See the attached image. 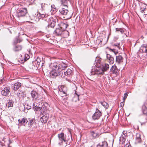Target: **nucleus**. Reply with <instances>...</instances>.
Segmentation results:
<instances>
[{
	"label": "nucleus",
	"instance_id": "nucleus-12",
	"mask_svg": "<svg viewBox=\"0 0 147 147\" xmlns=\"http://www.w3.org/2000/svg\"><path fill=\"white\" fill-rule=\"evenodd\" d=\"M111 71L113 74H115L116 75L119 73V70L115 65L112 66L111 68Z\"/></svg>",
	"mask_w": 147,
	"mask_h": 147
},
{
	"label": "nucleus",
	"instance_id": "nucleus-28",
	"mask_svg": "<svg viewBox=\"0 0 147 147\" xmlns=\"http://www.w3.org/2000/svg\"><path fill=\"white\" fill-rule=\"evenodd\" d=\"M45 14H41L40 13H38L37 15V18H38V19H42L45 17Z\"/></svg>",
	"mask_w": 147,
	"mask_h": 147
},
{
	"label": "nucleus",
	"instance_id": "nucleus-13",
	"mask_svg": "<svg viewBox=\"0 0 147 147\" xmlns=\"http://www.w3.org/2000/svg\"><path fill=\"white\" fill-rule=\"evenodd\" d=\"M64 31L60 27L57 28L55 31L54 33L57 35L59 36L63 34Z\"/></svg>",
	"mask_w": 147,
	"mask_h": 147
},
{
	"label": "nucleus",
	"instance_id": "nucleus-6",
	"mask_svg": "<svg viewBox=\"0 0 147 147\" xmlns=\"http://www.w3.org/2000/svg\"><path fill=\"white\" fill-rule=\"evenodd\" d=\"M113 46L115 47V48L117 49L116 50L114 49H109V50L113 52L116 55L118 53V50L119 49L121 48V46L120 45V43H114L113 44Z\"/></svg>",
	"mask_w": 147,
	"mask_h": 147
},
{
	"label": "nucleus",
	"instance_id": "nucleus-34",
	"mask_svg": "<svg viewBox=\"0 0 147 147\" xmlns=\"http://www.w3.org/2000/svg\"><path fill=\"white\" fill-rule=\"evenodd\" d=\"M116 32H120L121 33H123L124 32V29L122 28H116Z\"/></svg>",
	"mask_w": 147,
	"mask_h": 147
},
{
	"label": "nucleus",
	"instance_id": "nucleus-3",
	"mask_svg": "<svg viewBox=\"0 0 147 147\" xmlns=\"http://www.w3.org/2000/svg\"><path fill=\"white\" fill-rule=\"evenodd\" d=\"M58 138L59 139L58 142L59 145H62L63 142L65 143L66 145H67L69 139L67 138L66 136L64 135V133H61L59 134H58Z\"/></svg>",
	"mask_w": 147,
	"mask_h": 147
},
{
	"label": "nucleus",
	"instance_id": "nucleus-11",
	"mask_svg": "<svg viewBox=\"0 0 147 147\" xmlns=\"http://www.w3.org/2000/svg\"><path fill=\"white\" fill-rule=\"evenodd\" d=\"M68 26V24L66 22H61L60 24V26L59 27L61 28L64 31H65V29Z\"/></svg>",
	"mask_w": 147,
	"mask_h": 147
},
{
	"label": "nucleus",
	"instance_id": "nucleus-8",
	"mask_svg": "<svg viewBox=\"0 0 147 147\" xmlns=\"http://www.w3.org/2000/svg\"><path fill=\"white\" fill-rule=\"evenodd\" d=\"M102 115V113L98 109H96L95 112L93 115L92 117L94 119H98Z\"/></svg>",
	"mask_w": 147,
	"mask_h": 147
},
{
	"label": "nucleus",
	"instance_id": "nucleus-20",
	"mask_svg": "<svg viewBox=\"0 0 147 147\" xmlns=\"http://www.w3.org/2000/svg\"><path fill=\"white\" fill-rule=\"evenodd\" d=\"M19 123L21 124L22 125H24L27 123L28 121L25 118H23L22 119H20L18 120Z\"/></svg>",
	"mask_w": 147,
	"mask_h": 147
},
{
	"label": "nucleus",
	"instance_id": "nucleus-35",
	"mask_svg": "<svg viewBox=\"0 0 147 147\" xmlns=\"http://www.w3.org/2000/svg\"><path fill=\"white\" fill-rule=\"evenodd\" d=\"M100 143L102 147H107V144L106 141H104Z\"/></svg>",
	"mask_w": 147,
	"mask_h": 147
},
{
	"label": "nucleus",
	"instance_id": "nucleus-46",
	"mask_svg": "<svg viewBox=\"0 0 147 147\" xmlns=\"http://www.w3.org/2000/svg\"><path fill=\"white\" fill-rule=\"evenodd\" d=\"M130 146V144L129 143H127L125 145V147H129Z\"/></svg>",
	"mask_w": 147,
	"mask_h": 147
},
{
	"label": "nucleus",
	"instance_id": "nucleus-27",
	"mask_svg": "<svg viewBox=\"0 0 147 147\" xmlns=\"http://www.w3.org/2000/svg\"><path fill=\"white\" fill-rule=\"evenodd\" d=\"M33 108L36 111H39L41 109V107L40 106L36 107V103L34 102L33 105Z\"/></svg>",
	"mask_w": 147,
	"mask_h": 147
},
{
	"label": "nucleus",
	"instance_id": "nucleus-9",
	"mask_svg": "<svg viewBox=\"0 0 147 147\" xmlns=\"http://www.w3.org/2000/svg\"><path fill=\"white\" fill-rule=\"evenodd\" d=\"M50 112L48 110L47 108V106L45 105L42 106L41 107V109L40 110V113L42 115H44L46 113H48Z\"/></svg>",
	"mask_w": 147,
	"mask_h": 147
},
{
	"label": "nucleus",
	"instance_id": "nucleus-45",
	"mask_svg": "<svg viewBox=\"0 0 147 147\" xmlns=\"http://www.w3.org/2000/svg\"><path fill=\"white\" fill-rule=\"evenodd\" d=\"M123 134L124 135V136H125V137H126L127 135V131H123Z\"/></svg>",
	"mask_w": 147,
	"mask_h": 147
},
{
	"label": "nucleus",
	"instance_id": "nucleus-16",
	"mask_svg": "<svg viewBox=\"0 0 147 147\" xmlns=\"http://www.w3.org/2000/svg\"><path fill=\"white\" fill-rule=\"evenodd\" d=\"M57 66L59 70L64 69L67 67L66 64L63 62L61 63L59 65H57Z\"/></svg>",
	"mask_w": 147,
	"mask_h": 147
},
{
	"label": "nucleus",
	"instance_id": "nucleus-24",
	"mask_svg": "<svg viewBox=\"0 0 147 147\" xmlns=\"http://www.w3.org/2000/svg\"><path fill=\"white\" fill-rule=\"evenodd\" d=\"M22 47L21 45L15 46L13 48V50L15 52H18L22 50Z\"/></svg>",
	"mask_w": 147,
	"mask_h": 147
},
{
	"label": "nucleus",
	"instance_id": "nucleus-39",
	"mask_svg": "<svg viewBox=\"0 0 147 147\" xmlns=\"http://www.w3.org/2000/svg\"><path fill=\"white\" fill-rule=\"evenodd\" d=\"M24 108H26L28 110H29V109H30L31 108V106H30V105L28 104H26L24 105Z\"/></svg>",
	"mask_w": 147,
	"mask_h": 147
},
{
	"label": "nucleus",
	"instance_id": "nucleus-48",
	"mask_svg": "<svg viewBox=\"0 0 147 147\" xmlns=\"http://www.w3.org/2000/svg\"><path fill=\"white\" fill-rule=\"evenodd\" d=\"M96 147H102V146H101V145H100V143Z\"/></svg>",
	"mask_w": 147,
	"mask_h": 147
},
{
	"label": "nucleus",
	"instance_id": "nucleus-30",
	"mask_svg": "<svg viewBox=\"0 0 147 147\" xmlns=\"http://www.w3.org/2000/svg\"><path fill=\"white\" fill-rule=\"evenodd\" d=\"M13 106V104L12 101L10 100H9V101L7 103L6 106L7 107L9 108L10 107H12Z\"/></svg>",
	"mask_w": 147,
	"mask_h": 147
},
{
	"label": "nucleus",
	"instance_id": "nucleus-50",
	"mask_svg": "<svg viewBox=\"0 0 147 147\" xmlns=\"http://www.w3.org/2000/svg\"><path fill=\"white\" fill-rule=\"evenodd\" d=\"M38 106H39V103H36V107H38Z\"/></svg>",
	"mask_w": 147,
	"mask_h": 147
},
{
	"label": "nucleus",
	"instance_id": "nucleus-4",
	"mask_svg": "<svg viewBox=\"0 0 147 147\" xmlns=\"http://www.w3.org/2000/svg\"><path fill=\"white\" fill-rule=\"evenodd\" d=\"M46 21L48 23V25L49 27L53 28L55 25V23L56 21V19L55 17H49L48 16L47 18V19H46Z\"/></svg>",
	"mask_w": 147,
	"mask_h": 147
},
{
	"label": "nucleus",
	"instance_id": "nucleus-7",
	"mask_svg": "<svg viewBox=\"0 0 147 147\" xmlns=\"http://www.w3.org/2000/svg\"><path fill=\"white\" fill-rule=\"evenodd\" d=\"M10 90L11 89L9 87H5L1 91V94L3 96H7L9 95Z\"/></svg>",
	"mask_w": 147,
	"mask_h": 147
},
{
	"label": "nucleus",
	"instance_id": "nucleus-42",
	"mask_svg": "<svg viewBox=\"0 0 147 147\" xmlns=\"http://www.w3.org/2000/svg\"><path fill=\"white\" fill-rule=\"evenodd\" d=\"M128 95V93H125L124 94L123 99L124 101L125 99L126 98Z\"/></svg>",
	"mask_w": 147,
	"mask_h": 147
},
{
	"label": "nucleus",
	"instance_id": "nucleus-2",
	"mask_svg": "<svg viewBox=\"0 0 147 147\" xmlns=\"http://www.w3.org/2000/svg\"><path fill=\"white\" fill-rule=\"evenodd\" d=\"M57 67L56 63L53 64L52 70L50 73V76L51 78H55L57 76H61V74Z\"/></svg>",
	"mask_w": 147,
	"mask_h": 147
},
{
	"label": "nucleus",
	"instance_id": "nucleus-52",
	"mask_svg": "<svg viewBox=\"0 0 147 147\" xmlns=\"http://www.w3.org/2000/svg\"><path fill=\"white\" fill-rule=\"evenodd\" d=\"M20 42H21V41L20 40H18L17 42L20 43Z\"/></svg>",
	"mask_w": 147,
	"mask_h": 147
},
{
	"label": "nucleus",
	"instance_id": "nucleus-43",
	"mask_svg": "<svg viewBox=\"0 0 147 147\" xmlns=\"http://www.w3.org/2000/svg\"><path fill=\"white\" fill-rule=\"evenodd\" d=\"M5 81V79L4 78L0 80V84L3 83Z\"/></svg>",
	"mask_w": 147,
	"mask_h": 147
},
{
	"label": "nucleus",
	"instance_id": "nucleus-5",
	"mask_svg": "<svg viewBox=\"0 0 147 147\" xmlns=\"http://www.w3.org/2000/svg\"><path fill=\"white\" fill-rule=\"evenodd\" d=\"M17 15L18 17L25 16L27 13L26 8H18L17 11Z\"/></svg>",
	"mask_w": 147,
	"mask_h": 147
},
{
	"label": "nucleus",
	"instance_id": "nucleus-19",
	"mask_svg": "<svg viewBox=\"0 0 147 147\" xmlns=\"http://www.w3.org/2000/svg\"><path fill=\"white\" fill-rule=\"evenodd\" d=\"M59 12L61 14L65 15L67 14L68 12V9H66L65 8H62L59 10Z\"/></svg>",
	"mask_w": 147,
	"mask_h": 147
},
{
	"label": "nucleus",
	"instance_id": "nucleus-22",
	"mask_svg": "<svg viewBox=\"0 0 147 147\" xmlns=\"http://www.w3.org/2000/svg\"><path fill=\"white\" fill-rule=\"evenodd\" d=\"M140 136H141L140 133H137L136 134V140L137 143H140L141 142V139Z\"/></svg>",
	"mask_w": 147,
	"mask_h": 147
},
{
	"label": "nucleus",
	"instance_id": "nucleus-38",
	"mask_svg": "<svg viewBox=\"0 0 147 147\" xmlns=\"http://www.w3.org/2000/svg\"><path fill=\"white\" fill-rule=\"evenodd\" d=\"M126 137L122 135L120 138V140H121L123 142H124L125 140Z\"/></svg>",
	"mask_w": 147,
	"mask_h": 147
},
{
	"label": "nucleus",
	"instance_id": "nucleus-32",
	"mask_svg": "<svg viewBox=\"0 0 147 147\" xmlns=\"http://www.w3.org/2000/svg\"><path fill=\"white\" fill-rule=\"evenodd\" d=\"M101 105L104 107L106 109H107L109 107L108 104L106 102H100Z\"/></svg>",
	"mask_w": 147,
	"mask_h": 147
},
{
	"label": "nucleus",
	"instance_id": "nucleus-53",
	"mask_svg": "<svg viewBox=\"0 0 147 147\" xmlns=\"http://www.w3.org/2000/svg\"><path fill=\"white\" fill-rule=\"evenodd\" d=\"M77 97L78 98V95L77 94Z\"/></svg>",
	"mask_w": 147,
	"mask_h": 147
},
{
	"label": "nucleus",
	"instance_id": "nucleus-29",
	"mask_svg": "<svg viewBox=\"0 0 147 147\" xmlns=\"http://www.w3.org/2000/svg\"><path fill=\"white\" fill-rule=\"evenodd\" d=\"M91 135L94 138H96L99 136V135L96 133H95L94 131L91 132Z\"/></svg>",
	"mask_w": 147,
	"mask_h": 147
},
{
	"label": "nucleus",
	"instance_id": "nucleus-10",
	"mask_svg": "<svg viewBox=\"0 0 147 147\" xmlns=\"http://www.w3.org/2000/svg\"><path fill=\"white\" fill-rule=\"evenodd\" d=\"M49 117V114L46 113L40 118V120L41 122L45 123L47 121Z\"/></svg>",
	"mask_w": 147,
	"mask_h": 147
},
{
	"label": "nucleus",
	"instance_id": "nucleus-51",
	"mask_svg": "<svg viewBox=\"0 0 147 147\" xmlns=\"http://www.w3.org/2000/svg\"><path fill=\"white\" fill-rule=\"evenodd\" d=\"M4 139V138H3V140H2V141L1 142L2 143H3L4 142H5V141Z\"/></svg>",
	"mask_w": 147,
	"mask_h": 147
},
{
	"label": "nucleus",
	"instance_id": "nucleus-15",
	"mask_svg": "<svg viewBox=\"0 0 147 147\" xmlns=\"http://www.w3.org/2000/svg\"><path fill=\"white\" fill-rule=\"evenodd\" d=\"M106 57L108 60V61L111 64H113L114 63V58L111 56L109 54L106 55Z\"/></svg>",
	"mask_w": 147,
	"mask_h": 147
},
{
	"label": "nucleus",
	"instance_id": "nucleus-54",
	"mask_svg": "<svg viewBox=\"0 0 147 147\" xmlns=\"http://www.w3.org/2000/svg\"><path fill=\"white\" fill-rule=\"evenodd\" d=\"M144 147H146V146H144Z\"/></svg>",
	"mask_w": 147,
	"mask_h": 147
},
{
	"label": "nucleus",
	"instance_id": "nucleus-49",
	"mask_svg": "<svg viewBox=\"0 0 147 147\" xmlns=\"http://www.w3.org/2000/svg\"><path fill=\"white\" fill-rule=\"evenodd\" d=\"M124 105V104L123 102H121L120 103V106L121 107L123 106Z\"/></svg>",
	"mask_w": 147,
	"mask_h": 147
},
{
	"label": "nucleus",
	"instance_id": "nucleus-40",
	"mask_svg": "<svg viewBox=\"0 0 147 147\" xmlns=\"http://www.w3.org/2000/svg\"><path fill=\"white\" fill-rule=\"evenodd\" d=\"M20 59L22 61V62L23 63L26 61H24V57L23 56H22V55H21L20 56Z\"/></svg>",
	"mask_w": 147,
	"mask_h": 147
},
{
	"label": "nucleus",
	"instance_id": "nucleus-41",
	"mask_svg": "<svg viewBox=\"0 0 147 147\" xmlns=\"http://www.w3.org/2000/svg\"><path fill=\"white\" fill-rule=\"evenodd\" d=\"M146 8H141V12L142 13H145V11H146Z\"/></svg>",
	"mask_w": 147,
	"mask_h": 147
},
{
	"label": "nucleus",
	"instance_id": "nucleus-47",
	"mask_svg": "<svg viewBox=\"0 0 147 147\" xmlns=\"http://www.w3.org/2000/svg\"><path fill=\"white\" fill-rule=\"evenodd\" d=\"M98 40L99 41V44H100V43H101V42H102V40H103V39H98Z\"/></svg>",
	"mask_w": 147,
	"mask_h": 147
},
{
	"label": "nucleus",
	"instance_id": "nucleus-1",
	"mask_svg": "<svg viewBox=\"0 0 147 147\" xmlns=\"http://www.w3.org/2000/svg\"><path fill=\"white\" fill-rule=\"evenodd\" d=\"M109 68V65L106 63L103 65L102 68L97 67L95 68L92 69L89 74L90 76L95 74L102 75L104 74V72L107 71Z\"/></svg>",
	"mask_w": 147,
	"mask_h": 147
},
{
	"label": "nucleus",
	"instance_id": "nucleus-18",
	"mask_svg": "<svg viewBox=\"0 0 147 147\" xmlns=\"http://www.w3.org/2000/svg\"><path fill=\"white\" fill-rule=\"evenodd\" d=\"M147 46L146 45H142L140 49V52H142L143 53H146V55H147Z\"/></svg>",
	"mask_w": 147,
	"mask_h": 147
},
{
	"label": "nucleus",
	"instance_id": "nucleus-55",
	"mask_svg": "<svg viewBox=\"0 0 147 147\" xmlns=\"http://www.w3.org/2000/svg\"><path fill=\"white\" fill-rule=\"evenodd\" d=\"M131 147V146H130V147Z\"/></svg>",
	"mask_w": 147,
	"mask_h": 147
},
{
	"label": "nucleus",
	"instance_id": "nucleus-26",
	"mask_svg": "<svg viewBox=\"0 0 147 147\" xmlns=\"http://www.w3.org/2000/svg\"><path fill=\"white\" fill-rule=\"evenodd\" d=\"M34 119H29L28 121V126L29 127H31L35 121Z\"/></svg>",
	"mask_w": 147,
	"mask_h": 147
},
{
	"label": "nucleus",
	"instance_id": "nucleus-44",
	"mask_svg": "<svg viewBox=\"0 0 147 147\" xmlns=\"http://www.w3.org/2000/svg\"><path fill=\"white\" fill-rule=\"evenodd\" d=\"M45 3H42L41 4V7L43 9H45Z\"/></svg>",
	"mask_w": 147,
	"mask_h": 147
},
{
	"label": "nucleus",
	"instance_id": "nucleus-25",
	"mask_svg": "<svg viewBox=\"0 0 147 147\" xmlns=\"http://www.w3.org/2000/svg\"><path fill=\"white\" fill-rule=\"evenodd\" d=\"M31 95L32 97L34 98H36L38 96V93L35 91H32L31 92Z\"/></svg>",
	"mask_w": 147,
	"mask_h": 147
},
{
	"label": "nucleus",
	"instance_id": "nucleus-21",
	"mask_svg": "<svg viewBox=\"0 0 147 147\" xmlns=\"http://www.w3.org/2000/svg\"><path fill=\"white\" fill-rule=\"evenodd\" d=\"M59 91L62 92L63 94L66 95H67V88L64 86H61L59 89Z\"/></svg>",
	"mask_w": 147,
	"mask_h": 147
},
{
	"label": "nucleus",
	"instance_id": "nucleus-33",
	"mask_svg": "<svg viewBox=\"0 0 147 147\" xmlns=\"http://www.w3.org/2000/svg\"><path fill=\"white\" fill-rule=\"evenodd\" d=\"M142 110L144 114H147V108L145 106H143L142 108Z\"/></svg>",
	"mask_w": 147,
	"mask_h": 147
},
{
	"label": "nucleus",
	"instance_id": "nucleus-23",
	"mask_svg": "<svg viewBox=\"0 0 147 147\" xmlns=\"http://www.w3.org/2000/svg\"><path fill=\"white\" fill-rule=\"evenodd\" d=\"M51 9L50 11L51 14L55 13L57 11V9L54 5H52L51 6Z\"/></svg>",
	"mask_w": 147,
	"mask_h": 147
},
{
	"label": "nucleus",
	"instance_id": "nucleus-36",
	"mask_svg": "<svg viewBox=\"0 0 147 147\" xmlns=\"http://www.w3.org/2000/svg\"><path fill=\"white\" fill-rule=\"evenodd\" d=\"M24 56V59H25L24 61H26L30 58L29 55L27 54H25Z\"/></svg>",
	"mask_w": 147,
	"mask_h": 147
},
{
	"label": "nucleus",
	"instance_id": "nucleus-14",
	"mask_svg": "<svg viewBox=\"0 0 147 147\" xmlns=\"http://www.w3.org/2000/svg\"><path fill=\"white\" fill-rule=\"evenodd\" d=\"M21 84L19 82H17L14 84L13 86H12V88L14 90H17L21 86Z\"/></svg>",
	"mask_w": 147,
	"mask_h": 147
},
{
	"label": "nucleus",
	"instance_id": "nucleus-31",
	"mask_svg": "<svg viewBox=\"0 0 147 147\" xmlns=\"http://www.w3.org/2000/svg\"><path fill=\"white\" fill-rule=\"evenodd\" d=\"M72 72V71L70 69H68L66 72H64L65 75H70Z\"/></svg>",
	"mask_w": 147,
	"mask_h": 147
},
{
	"label": "nucleus",
	"instance_id": "nucleus-37",
	"mask_svg": "<svg viewBox=\"0 0 147 147\" xmlns=\"http://www.w3.org/2000/svg\"><path fill=\"white\" fill-rule=\"evenodd\" d=\"M101 60V59L100 58H99V57H97L96 58L95 61L96 63H97L100 64Z\"/></svg>",
	"mask_w": 147,
	"mask_h": 147
},
{
	"label": "nucleus",
	"instance_id": "nucleus-17",
	"mask_svg": "<svg viewBox=\"0 0 147 147\" xmlns=\"http://www.w3.org/2000/svg\"><path fill=\"white\" fill-rule=\"evenodd\" d=\"M123 57L121 55L116 56V62L119 64H121L123 62Z\"/></svg>",
	"mask_w": 147,
	"mask_h": 147
}]
</instances>
